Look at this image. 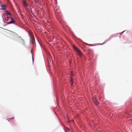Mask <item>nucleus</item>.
I'll use <instances>...</instances> for the list:
<instances>
[{
  "instance_id": "5",
  "label": "nucleus",
  "mask_w": 132,
  "mask_h": 132,
  "mask_svg": "<svg viewBox=\"0 0 132 132\" xmlns=\"http://www.w3.org/2000/svg\"><path fill=\"white\" fill-rule=\"evenodd\" d=\"M23 4L26 7H27L28 6V5L27 4L26 1H23Z\"/></svg>"
},
{
  "instance_id": "8",
  "label": "nucleus",
  "mask_w": 132,
  "mask_h": 132,
  "mask_svg": "<svg viewBox=\"0 0 132 132\" xmlns=\"http://www.w3.org/2000/svg\"><path fill=\"white\" fill-rule=\"evenodd\" d=\"M22 40V44L24 45H25V42H24V40Z\"/></svg>"
},
{
  "instance_id": "4",
  "label": "nucleus",
  "mask_w": 132,
  "mask_h": 132,
  "mask_svg": "<svg viewBox=\"0 0 132 132\" xmlns=\"http://www.w3.org/2000/svg\"><path fill=\"white\" fill-rule=\"evenodd\" d=\"M2 7L1 8V9L2 10H6V8L5 5H0Z\"/></svg>"
},
{
  "instance_id": "3",
  "label": "nucleus",
  "mask_w": 132,
  "mask_h": 132,
  "mask_svg": "<svg viewBox=\"0 0 132 132\" xmlns=\"http://www.w3.org/2000/svg\"><path fill=\"white\" fill-rule=\"evenodd\" d=\"M73 76V72L72 71L71 72V78L70 81V82L71 83V86H72L73 85V79L72 78V77Z\"/></svg>"
},
{
  "instance_id": "1",
  "label": "nucleus",
  "mask_w": 132,
  "mask_h": 132,
  "mask_svg": "<svg viewBox=\"0 0 132 132\" xmlns=\"http://www.w3.org/2000/svg\"><path fill=\"white\" fill-rule=\"evenodd\" d=\"M73 48L77 51L78 54L80 56H81L82 55V53L81 51L79 49L77 48L74 45H73Z\"/></svg>"
},
{
  "instance_id": "9",
  "label": "nucleus",
  "mask_w": 132,
  "mask_h": 132,
  "mask_svg": "<svg viewBox=\"0 0 132 132\" xmlns=\"http://www.w3.org/2000/svg\"><path fill=\"white\" fill-rule=\"evenodd\" d=\"M106 42H104L102 44H100V45H103V44H104V43H105Z\"/></svg>"
},
{
  "instance_id": "10",
  "label": "nucleus",
  "mask_w": 132,
  "mask_h": 132,
  "mask_svg": "<svg viewBox=\"0 0 132 132\" xmlns=\"http://www.w3.org/2000/svg\"><path fill=\"white\" fill-rule=\"evenodd\" d=\"M35 2H36V3L38 2V0H35Z\"/></svg>"
},
{
  "instance_id": "6",
  "label": "nucleus",
  "mask_w": 132,
  "mask_h": 132,
  "mask_svg": "<svg viewBox=\"0 0 132 132\" xmlns=\"http://www.w3.org/2000/svg\"><path fill=\"white\" fill-rule=\"evenodd\" d=\"M11 21L10 22V23H14L15 22V21H14V19L13 18H11Z\"/></svg>"
},
{
  "instance_id": "7",
  "label": "nucleus",
  "mask_w": 132,
  "mask_h": 132,
  "mask_svg": "<svg viewBox=\"0 0 132 132\" xmlns=\"http://www.w3.org/2000/svg\"><path fill=\"white\" fill-rule=\"evenodd\" d=\"M5 12L7 14H8L9 15H10V16H11V14H10V13L9 12V11H5Z\"/></svg>"
},
{
  "instance_id": "12",
  "label": "nucleus",
  "mask_w": 132,
  "mask_h": 132,
  "mask_svg": "<svg viewBox=\"0 0 132 132\" xmlns=\"http://www.w3.org/2000/svg\"><path fill=\"white\" fill-rule=\"evenodd\" d=\"M88 45L89 46H92V44H89Z\"/></svg>"
},
{
  "instance_id": "2",
  "label": "nucleus",
  "mask_w": 132,
  "mask_h": 132,
  "mask_svg": "<svg viewBox=\"0 0 132 132\" xmlns=\"http://www.w3.org/2000/svg\"><path fill=\"white\" fill-rule=\"evenodd\" d=\"M92 100L93 102L96 105H97L99 104L98 102L95 97H93V98Z\"/></svg>"
},
{
  "instance_id": "11",
  "label": "nucleus",
  "mask_w": 132,
  "mask_h": 132,
  "mask_svg": "<svg viewBox=\"0 0 132 132\" xmlns=\"http://www.w3.org/2000/svg\"><path fill=\"white\" fill-rule=\"evenodd\" d=\"M67 130H69V128H68V127L67 128Z\"/></svg>"
}]
</instances>
